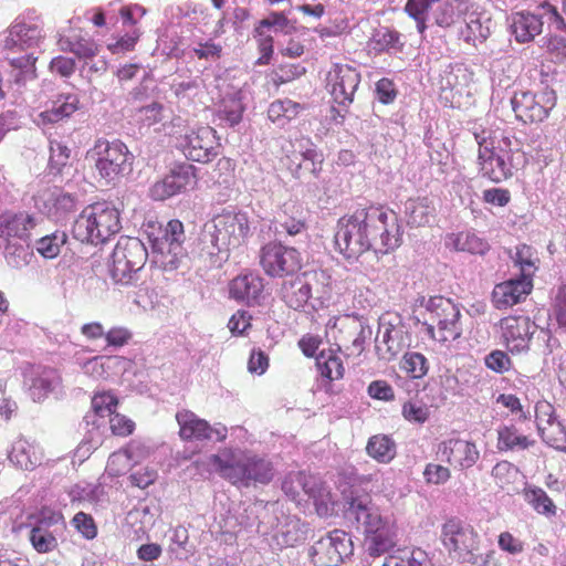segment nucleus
Wrapping results in <instances>:
<instances>
[{
  "instance_id": "412c9836",
  "label": "nucleus",
  "mask_w": 566,
  "mask_h": 566,
  "mask_svg": "<svg viewBox=\"0 0 566 566\" xmlns=\"http://www.w3.org/2000/svg\"><path fill=\"white\" fill-rule=\"evenodd\" d=\"M360 83L359 72L348 64H335L327 74V86L335 103L349 106Z\"/></svg>"
},
{
  "instance_id": "603ef678",
  "label": "nucleus",
  "mask_w": 566,
  "mask_h": 566,
  "mask_svg": "<svg viewBox=\"0 0 566 566\" xmlns=\"http://www.w3.org/2000/svg\"><path fill=\"white\" fill-rule=\"evenodd\" d=\"M29 539L32 547L40 554L52 552L57 546L55 534L42 532L41 528L31 527Z\"/></svg>"
},
{
  "instance_id": "f3484780",
  "label": "nucleus",
  "mask_w": 566,
  "mask_h": 566,
  "mask_svg": "<svg viewBox=\"0 0 566 566\" xmlns=\"http://www.w3.org/2000/svg\"><path fill=\"white\" fill-rule=\"evenodd\" d=\"M335 345L346 356H358L364 350V327L359 319L352 315L334 317L329 325Z\"/></svg>"
},
{
  "instance_id": "423d86ee",
  "label": "nucleus",
  "mask_w": 566,
  "mask_h": 566,
  "mask_svg": "<svg viewBox=\"0 0 566 566\" xmlns=\"http://www.w3.org/2000/svg\"><path fill=\"white\" fill-rule=\"evenodd\" d=\"M211 243L220 252H229L242 247L250 234L247 213L223 209L211 219Z\"/></svg>"
},
{
  "instance_id": "3c124183",
  "label": "nucleus",
  "mask_w": 566,
  "mask_h": 566,
  "mask_svg": "<svg viewBox=\"0 0 566 566\" xmlns=\"http://www.w3.org/2000/svg\"><path fill=\"white\" fill-rule=\"evenodd\" d=\"M401 415L408 422L422 424L430 417V410L428 406L421 401L408 400L403 402L401 407Z\"/></svg>"
},
{
  "instance_id": "0e129e2a",
  "label": "nucleus",
  "mask_w": 566,
  "mask_h": 566,
  "mask_svg": "<svg viewBox=\"0 0 566 566\" xmlns=\"http://www.w3.org/2000/svg\"><path fill=\"white\" fill-rule=\"evenodd\" d=\"M252 326V316L243 310L237 311L229 319L228 327L232 335L242 336Z\"/></svg>"
},
{
  "instance_id": "49530a36",
  "label": "nucleus",
  "mask_w": 566,
  "mask_h": 566,
  "mask_svg": "<svg viewBox=\"0 0 566 566\" xmlns=\"http://www.w3.org/2000/svg\"><path fill=\"white\" fill-rule=\"evenodd\" d=\"M537 431L547 446L557 450L566 449V429L558 420L543 426Z\"/></svg>"
},
{
  "instance_id": "2f4dec72",
  "label": "nucleus",
  "mask_w": 566,
  "mask_h": 566,
  "mask_svg": "<svg viewBox=\"0 0 566 566\" xmlns=\"http://www.w3.org/2000/svg\"><path fill=\"white\" fill-rule=\"evenodd\" d=\"M365 536L366 552L370 557H379L389 552L395 546L396 526L384 528V531L373 532Z\"/></svg>"
},
{
  "instance_id": "f704fd0d",
  "label": "nucleus",
  "mask_w": 566,
  "mask_h": 566,
  "mask_svg": "<svg viewBox=\"0 0 566 566\" xmlns=\"http://www.w3.org/2000/svg\"><path fill=\"white\" fill-rule=\"evenodd\" d=\"M535 444V440L521 434L513 424L503 426L497 430V449L500 451L526 450Z\"/></svg>"
},
{
  "instance_id": "de8ad7c7",
  "label": "nucleus",
  "mask_w": 566,
  "mask_h": 566,
  "mask_svg": "<svg viewBox=\"0 0 566 566\" xmlns=\"http://www.w3.org/2000/svg\"><path fill=\"white\" fill-rule=\"evenodd\" d=\"M525 499L537 513L546 516H554L556 514L555 504L543 489L534 488L527 490Z\"/></svg>"
},
{
  "instance_id": "4d7b16f0",
  "label": "nucleus",
  "mask_w": 566,
  "mask_h": 566,
  "mask_svg": "<svg viewBox=\"0 0 566 566\" xmlns=\"http://www.w3.org/2000/svg\"><path fill=\"white\" fill-rule=\"evenodd\" d=\"M243 106L240 101L231 99L218 112V117L230 127L238 125L242 119Z\"/></svg>"
},
{
  "instance_id": "9b49d317",
  "label": "nucleus",
  "mask_w": 566,
  "mask_h": 566,
  "mask_svg": "<svg viewBox=\"0 0 566 566\" xmlns=\"http://www.w3.org/2000/svg\"><path fill=\"white\" fill-rule=\"evenodd\" d=\"M556 102L557 96L555 92L548 88L539 92H516L511 99L515 117L523 124L544 122L556 106Z\"/></svg>"
},
{
  "instance_id": "f8f14e48",
  "label": "nucleus",
  "mask_w": 566,
  "mask_h": 566,
  "mask_svg": "<svg viewBox=\"0 0 566 566\" xmlns=\"http://www.w3.org/2000/svg\"><path fill=\"white\" fill-rule=\"evenodd\" d=\"M441 541L449 554L458 559L469 560L479 549V534L468 523L449 518L441 530Z\"/></svg>"
},
{
  "instance_id": "7c9ffc66",
  "label": "nucleus",
  "mask_w": 566,
  "mask_h": 566,
  "mask_svg": "<svg viewBox=\"0 0 566 566\" xmlns=\"http://www.w3.org/2000/svg\"><path fill=\"white\" fill-rule=\"evenodd\" d=\"M405 212L409 224L423 227L434 217L436 207L429 197L410 198L406 202Z\"/></svg>"
},
{
  "instance_id": "ea45409f",
  "label": "nucleus",
  "mask_w": 566,
  "mask_h": 566,
  "mask_svg": "<svg viewBox=\"0 0 566 566\" xmlns=\"http://www.w3.org/2000/svg\"><path fill=\"white\" fill-rule=\"evenodd\" d=\"M29 526L41 528L42 532L55 534L59 526L64 525V518L61 513L51 509L43 507L36 514L29 515Z\"/></svg>"
},
{
  "instance_id": "7ed1b4c3",
  "label": "nucleus",
  "mask_w": 566,
  "mask_h": 566,
  "mask_svg": "<svg viewBox=\"0 0 566 566\" xmlns=\"http://www.w3.org/2000/svg\"><path fill=\"white\" fill-rule=\"evenodd\" d=\"M209 462L221 478L235 486L268 484L274 476V467L270 460L247 450L224 448L210 455Z\"/></svg>"
},
{
  "instance_id": "dca6fc26",
  "label": "nucleus",
  "mask_w": 566,
  "mask_h": 566,
  "mask_svg": "<svg viewBox=\"0 0 566 566\" xmlns=\"http://www.w3.org/2000/svg\"><path fill=\"white\" fill-rule=\"evenodd\" d=\"M197 181V168L188 163H179L149 188V197L156 201H164L195 188Z\"/></svg>"
},
{
  "instance_id": "a19ab883",
  "label": "nucleus",
  "mask_w": 566,
  "mask_h": 566,
  "mask_svg": "<svg viewBox=\"0 0 566 566\" xmlns=\"http://www.w3.org/2000/svg\"><path fill=\"white\" fill-rule=\"evenodd\" d=\"M520 475V470L509 461H501L492 469V476L496 484L507 492L516 491L515 482Z\"/></svg>"
},
{
  "instance_id": "79ce46f5",
  "label": "nucleus",
  "mask_w": 566,
  "mask_h": 566,
  "mask_svg": "<svg viewBox=\"0 0 566 566\" xmlns=\"http://www.w3.org/2000/svg\"><path fill=\"white\" fill-rule=\"evenodd\" d=\"M375 510L376 509L373 506L371 496L368 493H352L347 500L346 514L353 517L359 524Z\"/></svg>"
},
{
  "instance_id": "393cba45",
  "label": "nucleus",
  "mask_w": 566,
  "mask_h": 566,
  "mask_svg": "<svg viewBox=\"0 0 566 566\" xmlns=\"http://www.w3.org/2000/svg\"><path fill=\"white\" fill-rule=\"evenodd\" d=\"M43 38L41 24L18 22L9 29L4 48L10 51H22L38 46Z\"/></svg>"
},
{
  "instance_id": "2eb2a0df",
  "label": "nucleus",
  "mask_w": 566,
  "mask_h": 566,
  "mask_svg": "<svg viewBox=\"0 0 566 566\" xmlns=\"http://www.w3.org/2000/svg\"><path fill=\"white\" fill-rule=\"evenodd\" d=\"M495 326L502 343L511 354L527 352L537 329L535 323L526 315L505 316Z\"/></svg>"
},
{
  "instance_id": "aec40b11",
  "label": "nucleus",
  "mask_w": 566,
  "mask_h": 566,
  "mask_svg": "<svg viewBox=\"0 0 566 566\" xmlns=\"http://www.w3.org/2000/svg\"><path fill=\"white\" fill-rule=\"evenodd\" d=\"M436 454L440 461L461 471L472 468L480 459V451L475 443L460 438L441 441L437 447Z\"/></svg>"
},
{
  "instance_id": "680f3d73",
  "label": "nucleus",
  "mask_w": 566,
  "mask_h": 566,
  "mask_svg": "<svg viewBox=\"0 0 566 566\" xmlns=\"http://www.w3.org/2000/svg\"><path fill=\"white\" fill-rule=\"evenodd\" d=\"M192 52L198 60L216 62L221 57L222 46L209 40L199 42L198 45L192 49Z\"/></svg>"
},
{
  "instance_id": "a211bd4d",
  "label": "nucleus",
  "mask_w": 566,
  "mask_h": 566,
  "mask_svg": "<svg viewBox=\"0 0 566 566\" xmlns=\"http://www.w3.org/2000/svg\"><path fill=\"white\" fill-rule=\"evenodd\" d=\"M175 418L179 426V438L185 442H202L211 440L213 437L217 441H223L227 438L228 430L224 426L213 428L191 410H178Z\"/></svg>"
},
{
  "instance_id": "864d4df0",
  "label": "nucleus",
  "mask_w": 566,
  "mask_h": 566,
  "mask_svg": "<svg viewBox=\"0 0 566 566\" xmlns=\"http://www.w3.org/2000/svg\"><path fill=\"white\" fill-rule=\"evenodd\" d=\"M305 73V67L300 64H285L281 65L277 70L272 71L271 80L274 85L280 86L282 84L294 81Z\"/></svg>"
},
{
  "instance_id": "f257e3e1",
  "label": "nucleus",
  "mask_w": 566,
  "mask_h": 566,
  "mask_svg": "<svg viewBox=\"0 0 566 566\" xmlns=\"http://www.w3.org/2000/svg\"><path fill=\"white\" fill-rule=\"evenodd\" d=\"M334 241L346 259H356L370 250L387 254L400 247L402 230L394 210L370 205L340 217Z\"/></svg>"
},
{
  "instance_id": "4be33fe9",
  "label": "nucleus",
  "mask_w": 566,
  "mask_h": 566,
  "mask_svg": "<svg viewBox=\"0 0 566 566\" xmlns=\"http://www.w3.org/2000/svg\"><path fill=\"white\" fill-rule=\"evenodd\" d=\"M229 295L248 306L261 305L264 300L263 279L252 272L239 274L229 283Z\"/></svg>"
},
{
  "instance_id": "cd10ccee",
  "label": "nucleus",
  "mask_w": 566,
  "mask_h": 566,
  "mask_svg": "<svg viewBox=\"0 0 566 566\" xmlns=\"http://www.w3.org/2000/svg\"><path fill=\"white\" fill-rule=\"evenodd\" d=\"M472 7L471 0L447 1L433 11L434 24L442 29L452 28L468 15Z\"/></svg>"
},
{
  "instance_id": "69168bd1",
  "label": "nucleus",
  "mask_w": 566,
  "mask_h": 566,
  "mask_svg": "<svg viewBox=\"0 0 566 566\" xmlns=\"http://www.w3.org/2000/svg\"><path fill=\"white\" fill-rule=\"evenodd\" d=\"M109 428L113 434L127 437L135 430V422L124 415L114 412L109 416Z\"/></svg>"
},
{
  "instance_id": "b1692460",
  "label": "nucleus",
  "mask_w": 566,
  "mask_h": 566,
  "mask_svg": "<svg viewBox=\"0 0 566 566\" xmlns=\"http://www.w3.org/2000/svg\"><path fill=\"white\" fill-rule=\"evenodd\" d=\"M532 282L525 277L499 283L492 291V303L497 310H505L522 302L532 291Z\"/></svg>"
},
{
  "instance_id": "f03ea898",
  "label": "nucleus",
  "mask_w": 566,
  "mask_h": 566,
  "mask_svg": "<svg viewBox=\"0 0 566 566\" xmlns=\"http://www.w3.org/2000/svg\"><path fill=\"white\" fill-rule=\"evenodd\" d=\"M479 145V160L482 175L493 182H501L513 176L524 160L520 149L513 150V133L502 127L483 128L474 132Z\"/></svg>"
},
{
  "instance_id": "20e7f679",
  "label": "nucleus",
  "mask_w": 566,
  "mask_h": 566,
  "mask_svg": "<svg viewBox=\"0 0 566 566\" xmlns=\"http://www.w3.org/2000/svg\"><path fill=\"white\" fill-rule=\"evenodd\" d=\"M120 229L119 210L109 201H96L86 206L73 222V237L81 242L101 244Z\"/></svg>"
},
{
  "instance_id": "a878e982",
  "label": "nucleus",
  "mask_w": 566,
  "mask_h": 566,
  "mask_svg": "<svg viewBox=\"0 0 566 566\" xmlns=\"http://www.w3.org/2000/svg\"><path fill=\"white\" fill-rule=\"evenodd\" d=\"M8 458L17 468L31 471L41 464L43 452L35 442L18 438L11 447Z\"/></svg>"
},
{
  "instance_id": "4c0bfd02",
  "label": "nucleus",
  "mask_w": 566,
  "mask_h": 566,
  "mask_svg": "<svg viewBox=\"0 0 566 566\" xmlns=\"http://www.w3.org/2000/svg\"><path fill=\"white\" fill-rule=\"evenodd\" d=\"M316 365L322 377L328 381L344 378L345 367L342 358L332 349L323 350L316 359Z\"/></svg>"
},
{
  "instance_id": "052dcab7",
  "label": "nucleus",
  "mask_w": 566,
  "mask_h": 566,
  "mask_svg": "<svg viewBox=\"0 0 566 566\" xmlns=\"http://www.w3.org/2000/svg\"><path fill=\"white\" fill-rule=\"evenodd\" d=\"M65 239L57 235H45L36 241V251L45 259H53L60 253L61 244Z\"/></svg>"
},
{
  "instance_id": "c756f323",
  "label": "nucleus",
  "mask_w": 566,
  "mask_h": 566,
  "mask_svg": "<svg viewBox=\"0 0 566 566\" xmlns=\"http://www.w3.org/2000/svg\"><path fill=\"white\" fill-rule=\"evenodd\" d=\"M281 296L283 302L295 311L304 308L312 297L302 275L285 281L281 287Z\"/></svg>"
},
{
  "instance_id": "09e8293b",
  "label": "nucleus",
  "mask_w": 566,
  "mask_h": 566,
  "mask_svg": "<svg viewBox=\"0 0 566 566\" xmlns=\"http://www.w3.org/2000/svg\"><path fill=\"white\" fill-rule=\"evenodd\" d=\"M0 250H3L7 263L14 269L28 265L32 258L21 241L8 242V247H0Z\"/></svg>"
},
{
  "instance_id": "e433bc0d",
  "label": "nucleus",
  "mask_w": 566,
  "mask_h": 566,
  "mask_svg": "<svg viewBox=\"0 0 566 566\" xmlns=\"http://www.w3.org/2000/svg\"><path fill=\"white\" fill-rule=\"evenodd\" d=\"M382 566H431V563L421 549L400 548L387 555Z\"/></svg>"
},
{
  "instance_id": "72a5a7b5",
  "label": "nucleus",
  "mask_w": 566,
  "mask_h": 566,
  "mask_svg": "<svg viewBox=\"0 0 566 566\" xmlns=\"http://www.w3.org/2000/svg\"><path fill=\"white\" fill-rule=\"evenodd\" d=\"M306 109L304 104L294 102L290 98L275 99L268 108V117L273 123L284 125L295 119Z\"/></svg>"
},
{
  "instance_id": "774afa93",
  "label": "nucleus",
  "mask_w": 566,
  "mask_h": 566,
  "mask_svg": "<svg viewBox=\"0 0 566 566\" xmlns=\"http://www.w3.org/2000/svg\"><path fill=\"white\" fill-rule=\"evenodd\" d=\"M368 395L376 400L392 401L395 391L386 380H374L367 387Z\"/></svg>"
},
{
  "instance_id": "c03bdc74",
  "label": "nucleus",
  "mask_w": 566,
  "mask_h": 566,
  "mask_svg": "<svg viewBox=\"0 0 566 566\" xmlns=\"http://www.w3.org/2000/svg\"><path fill=\"white\" fill-rule=\"evenodd\" d=\"M71 114V104L67 96H60L56 101L52 102L50 108L41 112L38 116V125L55 124Z\"/></svg>"
},
{
  "instance_id": "a18cd8bd",
  "label": "nucleus",
  "mask_w": 566,
  "mask_h": 566,
  "mask_svg": "<svg viewBox=\"0 0 566 566\" xmlns=\"http://www.w3.org/2000/svg\"><path fill=\"white\" fill-rule=\"evenodd\" d=\"M59 377L52 369L43 370L38 377H35L30 386V396L34 401H41L54 388V384Z\"/></svg>"
},
{
  "instance_id": "37998d69",
  "label": "nucleus",
  "mask_w": 566,
  "mask_h": 566,
  "mask_svg": "<svg viewBox=\"0 0 566 566\" xmlns=\"http://www.w3.org/2000/svg\"><path fill=\"white\" fill-rule=\"evenodd\" d=\"M400 368L412 379H421L429 371L428 359L420 353L407 352L400 361Z\"/></svg>"
},
{
  "instance_id": "ddd939ff",
  "label": "nucleus",
  "mask_w": 566,
  "mask_h": 566,
  "mask_svg": "<svg viewBox=\"0 0 566 566\" xmlns=\"http://www.w3.org/2000/svg\"><path fill=\"white\" fill-rule=\"evenodd\" d=\"M260 264L269 276L283 277L301 269L302 258L295 248L285 247L280 242H269L260 251Z\"/></svg>"
},
{
  "instance_id": "6e6552de",
  "label": "nucleus",
  "mask_w": 566,
  "mask_h": 566,
  "mask_svg": "<svg viewBox=\"0 0 566 566\" xmlns=\"http://www.w3.org/2000/svg\"><path fill=\"white\" fill-rule=\"evenodd\" d=\"M147 259V249L139 239L120 237L112 253V279L116 283L129 284L133 274L144 268Z\"/></svg>"
},
{
  "instance_id": "9d476101",
  "label": "nucleus",
  "mask_w": 566,
  "mask_h": 566,
  "mask_svg": "<svg viewBox=\"0 0 566 566\" xmlns=\"http://www.w3.org/2000/svg\"><path fill=\"white\" fill-rule=\"evenodd\" d=\"M155 254V262L159 263L165 271L176 270L182 255V243L185 241L184 224L178 219H171L165 228H159V233L148 235Z\"/></svg>"
},
{
  "instance_id": "58836bf2",
  "label": "nucleus",
  "mask_w": 566,
  "mask_h": 566,
  "mask_svg": "<svg viewBox=\"0 0 566 566\" xmlns=\"http://www.w3.org/2000/svg\"><path fill=\"white\" fill-rule=\"evenodd\" d=\"M279 226L289 235H296L304 232L307 228L306 219L303 211L296 206L285 207L279 216Z\"/></svg>"
},
{
  "instance_id": "bf43d9fd",
  "label": "nucleus",
  "mask_w": 566,
  "mask_h": 566,
  "mask_svg": "<svg viewBox=\"0 0 566 566\" xmlns=\"http://www.w3.org/2000/svg\"><path fill=\"white\" fill-rule=\"evenodd\" d=\"M73 525L86 539H93L97 535V525L90 514L76 513L73 516Z\"/></svg>"
},
{
  "instance_id": "5fc2aeb1",
  "label": "nucleus",
  "mask_w": 566,
  "mask_h": 566,
  "mask_svg": "<svg viewBox=\"0 0 566 566\" xmlns=\"http://www.w3.org/2000/svg\"><path fill=\"white\" fill-rule=\"evenodd\" d=\"M255 38L258 39V46L261 56L258 59V65H266L270 63L273 55V38L264 31V28L258 25L255 28Z\"/></svg>"
},
{
  "instance_id": "c9c22d12",
  "label": "nucleus",
  "mask_w": 566,
  "mask_h": 566,
  "mask_svg": "<svg viewBox=\"0 0 566 566\" xmlns=\"http://www.w3.org/2000/svg\"><path fill=\"white\" fill-rule=\"evenodd\" d=\"M302 277L308 287L311 296L317 300H327L332 295V276L322 269L303 273Z\"/></svg>"
},
{
  "instance_id": "1a4fd4ad",
  "label": "nucleus",
  "mask_w": 566,
  "mask_h": 566,
  "mask_svg": "<svg viewBox=\"0 0 566 566\" xmlns=\"http://www.w3.org/2000/svg\"><path fill=\"white\" fill-rule=\"evenodd\" d=\"M282 490L293 501H301L302 493L307 495L319 516L329 515L334 509L331 491L316 475L302 471L290 473L282 483Z\"/></svg>"
},
{
  "instance_id": "8fccbe9b",
  "label": "nucleus",
  "mask_w": 566,
  "mask_h": 566,
  "mask_svg": "<svg viewBox=\"0 0 566 566\" xmlns=\"http://www.w3.org/2000/svg\"><path fill=\"white\" fill-rule=\"evenodd\" d=\"M117 406L118 399L112 391H99L92 398V408L102 418L112 416Z\"/></svg>"
},
{
  "instance_id": "338daca9",
  "label": "nucleus",
  "mask_w": 566,
  "mask_h": 566,
  "mask_svg": "<svg viewBox=\"0 0 566 566\" xmlns=\"http://www.w3.org/2000/svg\"><path fill=\"white\" fill-rule=\"evenodd\" d=\"M485 365L491 370L503 374L511 368L512 361L505 352L496 349L485 357Z\"/></svg>"
},
{
  "instance_id": "0eeeda50",
  "label": "nucleus",
  "mask_w": 566,
  "mask_h": 566,
  "mask_svg": "<svg viewBox=\"0 0 566 566\" xmlns=\"http://www.w3.org/2000/svg\"><path fill=\"white\" fill-rule=\"evenodd\" d=\"M426 310L436 323V325H426L427 334L432 339L444 344L451 343L462 335L461 312L450 298L441 295L431 296L427 302Z\"/></svg>"
},
{
  "instance_id": "5701e85b",
  "label": "nucleus",
  "mask_w": 566,
  "mask_h": 566,
  "mask_svg": "<svg viewBox=\"0 0 566 566\" xmlns=\"http://www.w3.org/2000/svg\"><path fill=\"white\" fill-rule=\"evenodd\" d=\"M34 227V218L25 211L1 213L0 247H8V242L27 241Z\"/></svg>"
},
{
  "instance_id": "39448f33",
  "label": "nucleus",
  "mask_w": 566,
  "mask_h": 566,
  "mask_svg": "<svg viewBox=\"0 0 566 566\" xmlns=\"http://www.w3.org/2000/svg\"><path fill=\"white\" fill-rule=\"evenodd\" d=\"M85 163L95 168L101 185L109 186L132 170L133 156L123 142L99 138L86 151Z\"/></svg>"
},
{
  "instance_id": "c85d7f7f",
  "label": "nucleus",
  "mask_w": 566,
  "mask_h": 566,
  "mask_svg": "<svg viewBox=\"0 0 566 566\" xmlns=\"http://www.w3.org/2000/svg\"><path fill=\"white\" fill-rule=\"evenodd\" d=\"M446 244L458 252L471 254H484L490 250L489 242L470 230L449 234Z\"/></svg>"
},
{
  "instance_id": "bb28decb",
  "label": "nucleus",
  "mask_w": 566,
  "mask_h": 566,
  "mask_svg": "<svg viewBox=\"0 0 566 566\" xmlns=\"http://www.w3.org/2000/svg\"><path fill=\"white\" fill-rule=\"evenodd\" d=\"M541 15L528 11L515 12L511 15V32L517 43L532 42L543 31Z\"/></svg>"
},
{
  "instance_id": "e2e57ef3",
  "label": "nucleus",
  "mask_w": 566,
  "mask_h": 566,
  "mask_svg": "<svg viewBox=\"0 0 566 566\" xmlns=\"http://www.w3.org/2000/svg\"><path fill=\"white\" fill-rule=\"evenodd\" d=\"M105 342L109 347H123L129 344L133 338L130 329L124 326H114L105 332Z\"/></svg>"
},
{
  "instance_id": "6e6d98bb",
  "label": "nucleus",
  "mask_w": 566,
  "mask_h": 566,
  "mask_svg": "<svg viewBox=\"0 0 566 566\" xmlns=\"http://www.w3.org/2000/svg\"><path fill=\"white\" fill-rule=\"evenodd\" d=\"M544 46L554 62L566 61V39L556 34H549L544 38Z\"/></svg>"
},
{
  "instance_id": "473e14b6",
  "label": "nucleus",
  "mask_w": 566,
  "mask_h": 566,
  "mask_svg": "<svg viewBox=\"0 0 566 566\" xmlns=\"http://www.w3.org/2000/svg\"><path fill=\"white\" fill-rule=\"evenodd\" d=\"M366 452L379 463H389L396 457L397 446L390 436L375 434L368 439Z\"/></svg>"
},
{
  "instance_id": "13d9d810",
  "label": "nucleus",
  "mask_w": 566,
  "mask_h": 566,
  "mask_svg": "<svg viewBox=\"0 0 566 566\" xmlns=\"http://www.w3.org/2000/svg\"><path fill=\"white\" fill-rule=\"evenodd\" d=\"M423 478L428 484L440 485L451 479V471L442 464L428 463L423 470Z\"/></svg>"
},
{
  "instance_id": "4468645a",
  "label": "nucleus",
  "mask_w": 566,
  "mask_h": 566,
  "mask_svg": "<svg viewBox=\"0 0 566 566\" xmlns=\"http://www.w3.org/2000/svg\"><path fill=\"white\" fill-rule=\"evenodd\" d=\"M353 551L350 536L344 531L334 530L314 543L310 556L315 566H338Z\"/></svg>"
},
{
  "instance_id": "6ab92c4d",
  "label": "nucleus",
  "mask_w": 566,
  "mask_h": 566,
  "mask_svg": "<svg viewBox=\"0 0 566 566\" xmlns=\"http://www.w3.org/2000/svg\"><path fill=\"white\" fill-rule=\"evenodd\" d=\"M181 146L188 159L206 164L218 156L220 143L216 130L210 126H203L186 134Z\"/></svg>"
}]
</instances>
